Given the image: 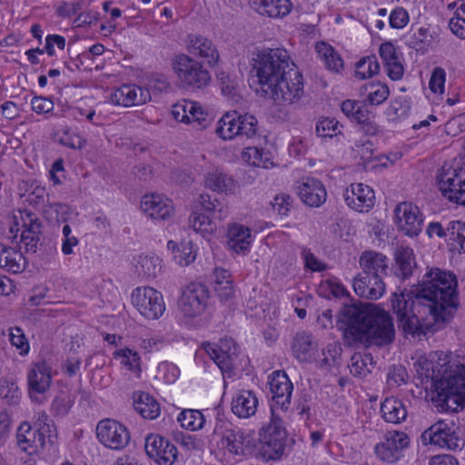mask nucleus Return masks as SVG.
Instances as JSON below:
<instances>
[{"instance_id": "1", "label": "nucleus", "mask_w": 465, "mask_h": 465, "mask_svg": "<svg viewBox=\"0 0 465 465\" xmlns=\"http://www.w3.org/2000/svg\"><path fill=\"white\" fill-rule=\"evenodd\" d=\"M457 285L455 274L432 268L415 290L394 292L391 308L399 328L417 336L443 328L458 307Z\"/></svg>"}, {"instance_id": "2", "label": "nucleus", "mask_w": 465, "mask_h": 465, "mask_svg": "<svg viewBox=\"0 0 465 465\" xmlns=\"http://www.w3.org/2000/svg\"><path fill=\"white\" fill-rule=\"evenodd\" d=\"M338 324L350 345L363 339L382 345L394 338L391 315L372 303L345 305L341 311Z\"/></svg>"}, {"instance_id": "3", "label": "nucleus", "mask_w": 465, "mask_h": 465, "mask_svg": "<svg viewBox=\"0 0 465 465\" xmlns=\"http://www.w3.org/2000/svg\"><path fill=\"white\" fill-rule=\"evenodd\" d=\"M449 355L436 351L430 359L419 361L420 375L430 378L436 392L438 406L445 411H457L465 403V365L452 370Z\"/></svg>"}, {"instance_id": "4", "label": "nucleus", "mask_w": 465, "mask_h": 465, "mask_svg": "<svg viewBox=\"0 0 465 465\" xmlns=\"http://www.w3.org/2000/svg\"><path fill=\"white\" fill-rule=\"evenodd\" d=\"M294 64L287 50L262 48L252 53L251 73L265 94Z\"/></svg>"}, {"instance_id": "5", "label": "nucleus", "mask_w": 465, "mask_h": 465, "mask_svg": "<svg viewBox=\"0 0 465 465\" xmlns=\"http://www.w3.org/2000/svg\"><path fill=\"white\" fill-rule=\"evenodd\" d=\"M55 438L56 430L54 421L44 411L38 413L34 426L25 421L22 422L16 432L19 448L29 455L40 452L46 442L54 443Z\"/></svg>"}, {"instance_id": "6", "label": "nucleus", "mask_w": 465, "mask_h": 465, "mask_svg": "<svg viewBox=\"0 0 465 465\" xmlns=\"http://www.w3.org/2000/svg\"><path fill=\"white\" fill-rule=\"evenodd\" d=\"M286 440L287 431L282 420L272 414L270 423L262 429L258 443L252 444L253 452L265 461L279 460L283 454Z\"/></svg>"}, {"instance_id": "7", "label": "nucleus", "mask_w": 465, "mask_h": 465, "mask_svg": "<svg viewBox=\"0 0 465 465\" xmlns=\"http://www.w3.org/2000/svg\"><path fill=\"white\" fill-rule=\"evenodd\" d=\"M284 74L265 93L279 106L293 104L304 94L303 77L295 64Z\"/></svg>"}, {"instance_id": "8", "label": "nucleus", "mask_w": 465, "mask_h": 465, "mask_svg": "<svg viewBox=\"0 0 465 465\" xmlns=\"http://www.w3.org/2000/svg\"><path fill=\"white\" fill-rule=\"evenodd\" d=\"M210 441L233 455H248L253 452L251 439L244 437L240 429L227 420H217Z\"/></svg>"}, {"instance_id": "9", "label": "nucleus", "mask_w": 465, "mask_h": 465, "mask_svg": "<svg viewBox=\"0 0 465 465\" xmlns=\"http://www.w3.org/2000/svg\"><path fill=\"white\" fill-rule=\"evenodd\" d=\"M172 68L183 87L201 89L211 81L210 73L203 64L185 54L172 58Z\"/></svg>"}, {"instance_id": "10", "label": "nucleus", "mask_w": 465, "mask_h": 465, "mask_svg": "<svg viewBox=\"0 0 465 465\" xmlns=\"http://www.w3.org/2000/svg\"><path fill=\"white\" fill-rule=\"evenodd\" d=\"M206 352L221 370L223 377L232 378L240 368L239 347L232 338L221 339L218 344L206 343Z\"/></svg>"}, {"instance_id": "11", "label": "nucleus", "mask_w": 465, "mask_h": 465, "mask_svg": "<svg viewBox=\"0 0 465 465\" xmlns=\"http://www.w3.org/2000/svg\"><path fill=\"white\" fill-rule=\"evenodd\" d=\"M458 427L453 420H440L427 429L421 435L430 444L448 450H461L463 440L458 435Z\"/></svg>"}, {"instance_id": "12", "label": "nucleus", "mask_w": 465, "mask_h": 465, "mask_svg": "<svg viewBox=\"0 0 465 465\" xmlns=\"http://www.w3.org/2000/svg\"><path fill=\"white\" fill-rule=\"evenodd\" d=\"M394 223L398 229L409 237L418 236L423 228L424 216L411 202H401L394 208Z\"/></svg>"}, {"instance_id": "13", "label": "nucleus", "mask_w": 465, "mask_h": 465, "mask_svg": "<svg viewBox=\"0 0 465 465\" xmlns=\"http://www.w3.org/2000/svg\"><path fill=\"white\" fill-rule=\"evenodd\" d=\"M438 180L443 196L450 202L465 205V167L442 168Z\"/></svg>"}, {"instance_id": "14", "label": "nucleus", "mask_w": 465, "mask_h": 465, "mask_svg": "<svg viewBox=\"0 0 465 465\" xmlns=\"http://www.w3.org/2000/svg\"><path fill=\"white\" fill-rule=\"evenodd\" d=\"M133 304L146 319L161 317L165 310L163 295L152 287H138L132 293Z\"/></svg>"}, {"instance_id": "15", "label": "nucleus", "mask_w": 465, "mask_h": 465, "mask_svg": "<svg viewBox=\"0 0 465 465\" xmlns=\"http://www.w3.org/2000/svg\"><path fill=\"white\" fill-rule=\"evenodd\" d=\"M96 436L104 447L116 450L124 449L131 440L128 429L113 419H104L98 422Z\"/></svg>"}, {"instance_id": "16", "label": "nucleus", "mask_w": 465, "mask_h": 465, "mask_svg": "<svg viewBox=\"0 0 465 465\" xmlns=\"http://www.w3.org/2000/svg\"><path fill=\"white\" fill-rule=\"evenodd\" d=\"M209 291L200 282H192L183 291L179 300V307L184 316L193 318L204 312Z\"/></svg>"}, {"instance_id": "17", "label": "nucleus", "mask_w": 465, "mask_h": 465, "mask_svg": "<svg viewBox=\"0 0 465 465\" xmlns=\"http://www.w3.org/2000/svg\"><path fill=\"white\" fill-rule=\"evenodd\" d=\"M268 385L272 394V415L274 414L275 406L282 410H288L291 405L293 385L283 371H273L268 378Z\"/></svg>"}, {"instance_id": "18", "label": "nucleus", "mask_w": 465, "mask_h": 465, "mask_svg": "<svg viewBox=\"0 0 465 465\" xmlns=\"http://www.w3.org/2000/svg\"><path fill=\"white\" fill-rule=\"evenodd\" d=\"M146 454L160 465H172L177 459V449L169 440L155 434L146 437Z\"/></svg>"}, {"instance_id": "19", "label": "nucleus", "mask_w": 465, "mask_h": 465, "mask_svg": "<svg viewBox=\"0 0 465 465\" xmlns=\"http://www.w3.org/2000/svg\"><path fill=\"white\" fill-rule=\"evenodd\" d=\"M346 204L359 213H368L375 205L374 191L363 183H352L343 193Z\"/></svg>"}, {"instance_id": "20", "label": "nucleus", "mask_w": 465, "mask_h": 465, "mask_svg": "<svg viewBox=\"0 0 465 465\" xmlns=\"http://www.w3.org/2000/svg\"><path fill=\"white\" fill-rule=\"evenodd\" d=\"M27 382L31 400L40 401L38 395L46 392L52 383L51 367L45 361L35 363L27 373Z\"/></svg>"}, {"instance_id": "21", "label": "nucleus", "mask_w": 465, "mask_h": 465, "mask_svg": "<svg viewBox=\"0 0 465 465\" xmlns=\"http://www.w3.org/2000/svg\"><path fill=\"white\" fill-rule=\"evenodd\" d=\"M295 187L302 202L310 207H320L326 202V189L316 178L303 177L296 183Z\"/></svg>"}, {"instance_id": "22", "label": "nucleus", "mask_w": 465, "mask_h": 465, "mask_svg": "<svg viewBox=\"0 0 465 465\" xmlns=\"http://www.w3.org/2000/svg\"><path fill=\"white\" fill-rule=\"evenodd\" d=\"M150 100V91L136 84H123L110 95L113 104L124 107L144 104Z\"/></svg>"}, {"instance_id": "23", "label": "nucleus", "mask_w": 465, "mask_h": 465, "mask_svg": "<svg viewBox=\"0 0 465 465\" xmlns=\"http://www.w3.org/2000/svg\"><path fill=\"white\" fill-rule=\"evenodd\" d=\"M410 443L407 434L394 431L386 439L375 446L377 457L388 463H393L401 457V452Z\"/></svg>"}, {"instance_id": "24", "label": "nucleus", "mask_w": 465, "mask_h": 465, "mask_svg": "<svg viewBox=\"0 0 465 465\" xmlns=\"http://www.w3.org/2000/svg\"><path fill=\"white\" fill-rule=\"evenodd\" d=\"M141 209L154 220H165L173 212L172 201L157 193L144 195L141 200Z\"/></svg>"}, {"instance_id": "25", "label": "nucleus", "mask_w": 465, "mask_h": 465, "mask_svg": "<svg viewBox=\"0 0 465 465\" xmlns=\"http://www.w3.org/2000/svg\"><path fill=\"white\" fill-rule=\"evenodd\" d=\"M187 49L193 55L205 59L209 65H215L220 59L216 45L212 40L199 35L187 36Z\"/></svg>"}, {"instance_id": "26", "label": "nucleus", "mask_w": 465, "mask_h": 465, "mask_svg": "<svg viewBox=\"0 0 465 465\" xmlns=\"http://www.w3.org/2000/svg\"><path fill=\"white\" fill-rule=\"evenodd\" d=\"M355 293L367 300H378L385 292V283L380 278L359 273L353 280Z\"/></svg>"}, {"instance_id": "27", "label": "nucleus", "mask_w": 465, "mask_h": 465, "mask_svg": "<svg viewBox=\"0 0 465 465\" xmlns=\"http://www.w3.org/2000/svg\"><path fill=\"white\" fill-rule=\"evenodd\" d=\"M361 273L371 275L382 280L389 270V259L382 253L374 251H365L360 257Z\"/></svg>"}, {"instance_id": "28", "label": "nucleus", "mask_w": 465, "mask_h": 465, "mask_svg": "<svg viewBox=\"0 0 465 465\" xmlns=\"http://www.w3.org/2000/svg\"><path fill=\"white\" fill-rule=\"evenodd\" d=\"M249 4L255 12L270 18H282L292 8L290 0H250Z\"/></svg>"}, {"instance_id": "29", "label": "nucleus", "mask_w": 465, "mask_h": 465, "mask_svg": "<svg viewBox=\"0 0 465 465\" xmlns=\"http://www.w3.org/2000/svg\"><path fill=\"white\" fill-rule=\"evenodd\" d=\"M395 264L391 272L397 278L406 280L410 278L416 268V260L414 252L411 247H397L394 252Z\"/></svg>"}, {"instance_id": "30", "label": "nucleus", "mask_w": 465, "mask_h": 465, "mask_svg": "<svg viewBox=\"0 0 465 465\" xmlns=\"http://www.w3.org/2000/svg\"><path fill=\"white\" fill-rule=\"evenodd\" d=\"M252 242V233L248 227L232 224L228 230V247L236 253H245Z\"/></svg>"}, {"instance_id": "31", "label": "nucleus", "mask_w": 465, "mask_h": 465, "mask_svg": "<svg viewBox=\"0 0 465 465\" xmlns=\"http://www.w3.org/2000/svg\"><path fill=\"white\" fill-rule=\"evenodd\" d=\"M133 406L144 419L154 420L161 412L157 401L147 392L135 391L133 394Z\"/></svg>"}, {"instance_id": "32", "label": "nucleus", "mask_w": 465, "mask_h": 465, "mask_svg": "<svg viewBox=\"0 0 465 465\" xmlns=\"http://www.w3.org/2000/svg\"><path fill=\"white\" fill-rule=\"evenodd\" d=\"M381 417L386 422L400 424L407 418V410L403 402L395 397L386 398L381 404Z\"/></svg>"}, {"instance_id": "33", "label": "nucleus", "mask_w": 465, "mask_h": 465, "mask_svg": "<svg viewBox=\"0 0 465 465\" xmlns=\"http://www.w3.org/2000/svg\"><path fill=\"white\" fill-rule=\"evenodd\" d=\"M258 399L251 391H242L232 401V411L239 418H248L256 412Z\"/></svg>"}, {"instance_id": "34", "label": "nucleus", "mask_w": 465, "mask_h": 465, "mask_svg": "<svg viewBox=\"0 0 465 465\" xmlns=\"http://www.w3.org/2000/svg\"><path fill=\"white\" fill-rule=\"evenodd\" d=\"M447 244L451 252H465V222H447Z\"/></svg>"}, {"instance_id": "35", "label": "nucleus", "mask_w": 465, "mask_h": 465, "mask_svg": "<svg viewBox=\"0 0 465 465\" xmlns=\"http://www.w3.org/2000/svg\"><path fill=\"white\" fill-rule=\"evenodd\" d=\"M292 350L300 361H306L313 350L312 333L305 331H298L293 337Z\"/></svg>"}, {"instance_id": "36", "label": "nucleus", "mask_w": 465, "mask_h": 465, "mask_svg": "<svg viewBox=\"0 0 465 465\" xmlns=\"http://www.w3.org/2000/svg\"><path fill=\"white\" fill-rule=\"evenodd\" d=\"M22 259L23 254L20 252L0 242V268L13 273L20 272L23 270Z\"/></svg>"}, {"instance_id": "37", "label": "nucleus", "mask_w": 465, "mask_h": 465, "mask_svg": "<svg viewBox=\"0 0 465 465\" xmlns=\"http://www.w3.org/2000/svg\"><path fill=\"white\" fill-rule=\"evenodd\" d=\"M167 247L173 251V258L179 265L186 266L195 260L196 252L191 241L182 242L179 244L173 241H169Z\"/></svg>"}, {"instance_id": "38", "label": "nucleus", "mask_w": 465, "mask_h": 465, "mask_svg": "<svg viewBox=\"0 0 465 465\" xmlns=\"http://www.w3.org/2000/svg\"><path fill=\"white\" fill-rule=\"evenodd\" d=\"M341 112L352 122L358 124L359 122L368 119L370 113L366 103L364 101H357L347 99L341 104Z\"/></svg>"}, {"instance_id": "39", "label": "nucleus", "mask_w": 465, "mask_h": 465, "mask_svg": "<svg viewBox=\"0 0 465 465\" xmlns=\"http://www.w3.org/2000/svg\"><path fill=\"white\" fill-rule=\"evenodd\" d=\"M239 119L238 113H227L222 116L218 122L216 134L223 140H231L239 136Z\"/></svg>"}, {"instance_id": "40", "label": "nucleus", "mask_w": 465, "mask_h": 465, "mask_svg": "<svg viewBox=\"0 0 465 465\" xmlns=\"http://www.w3.org/2000/svg\"><path fill=\"white\" fill-rule=\"evenodd\" d=\"M316 49L329 70L338 73L343 68V60L332 46L322 42L316 45Z\"/></svg>"}, {"instance_id": "41", "label": "nucleus", "mask_w": 465, "mask_h": 465, "mask_svg": "<svg viewBox=\"0 0 465 465\" xmlns=\"http://www.w3.org/2000/svg\"><path fill=\"white\" fill-rule=\"evenodd\" d=\"M206 187L213 191L226 193L233 188V180L219 170L208 173L205 177Z\"/></svg>"}, {"instance_id": "42", "label": "nucleus", "mask_w": 465, "mask_h": 465, "mask_svg": "<svg viewBox=\"0 0 465 465\" xmlns=\"http://www.w3.org/2000/svg\"><path fill=\"white\" fill-rule=\"evenodd\" d=\"M136 268L140 275L155 278L162 270V260L156 255L140 256Z\"/></svg>"}, {"instance_id": "43", "label": "nucleus", "mask_w": 465, "mask_h": 465, "mask_svg": "<svg viewBox=\"0 0 465 465\" xmlns=\"http://www.w3.org/2000/svg\"><path fill=\"white\" fill-rule=\"evenodd\" d=\"M189 225L195 232L202 234L204 238L212 235L216 230L215 223L208 215L196 212L191 214Z\"/></svg>"}, {"instance_id": "44", "label": "nucleus", "mask_w": 465, "mask_h": 465, "mask_svg": "<svg viewBox=\"0 0 465 465\" xmlns=\"http://www.w3.org/2000/svg\"><path fill=\"white\" fill-rule=\"evenodd\" d=\"M250 164L253 166L270 168L273 165L272 154L270 151L258 147H248L243 153Z\"/></svg>"}, {"instance_id": "45", "label": "nucleus", "mask_w": 465, "mask_h": 465, "mask_svg": "<svg viewBox=\"0 0 465 465\" xmlns=\"http://www.w3.org/2000/svg\"><path fill=\"white\" fill-rule=\"evenodd\" d=\"M177 420L183 428L192 431L202 429L205 422L203 414L198 410H183Z\"/></svg>"}, {"instance_id": "46", "label": "nucleus", "mask_w": 465, "mask_h": 465, "mask_svg": "<svg viewBox=\"0 0 465 465\" xmlns=\"http://www.w3.org/2000/svg\"><path fill=\"white\" fill-rule=\"evenodd\" d=\"M373 365L371 353H354L349 365L351 373L355 377H365L371 372L370 366Z\"/></svg>"}, {"instance_id": "47", "label": "nucleus", "mask_w": 465, "mask_h": 465, "mask_svg": "<svg viewBox=\"0 0 465 465\" xmlns=\"http://www.w3.org/2000/svg\"><path fill=\"white\" fill-rule=\"evenodd\" d=\"M0 398L8 405H17L21 399V391L17 384L9 378L0 379Z\"/></svg>"}, {"instance_id": "48", "label": "nucleus", "mask_w": 465, "mask_h": 465, "mask_svg": "<svg viewBox=\"0 0 465 465\" xmlns=\"http://www.w3.org/2000/svg\"><path fill=\"white\" fill-rule=\"evenodd\" d=\"M199 203L204 211L212 213L213 218L223 220L227 215V210H224L223 203L208 193L200 195Z\"/></svg>"}, {"instance_id": "49", "label": "nucleus", "mask_w": 465, "mask_h": 465, "mask_svg": "<svg viewBox=\"0 0 465 465\" xmlns=\"http://www.w3.org/2000/svg\"><path fill=\"white\" fill-rule=\"evenodd\" d=\"M114 357L116 360H120V363L125 366L129 371L140 372V361L141 358L139 354L129 349H120L114 352Z\"/></svg>"}, {"instance_id": "50", "label": "nucleus", "mask_w": 465, "mask_h": 465, "mask_svg": "<svg viewBox=\"0 0 465 465\" xmlns=\"http://www.w3.org/2000/svg\"><path fill=\"white\" fill-rule=\"evenodd\" d=\"M380 64L375 55L366 56L361 58L356 64L355 74L360 79L363 80L370 78L379 73Z\"/></svg>"}, {"instance_id": "51", "label": "nucleus", "mask_w": 465, "mask_h": 465, "mask_svg": "<svg viewBox=\"0 0 465 465\" xmlns=\"http://www.w3.org/2000/svg\"><path fill=\"white\" fill-rule=\"evenodd\" d=\"M411 112V103L405 97H397L387 109V114L392 121L405 118Z\"/></svg>"}, {"instance_id": "52", "label": "nucleus", "mask_w": 465, "mask_h": 465, "mask_svg": "<svg viewBox=\"0 0 465 465\" xmlns=\"http://www.w3.org/2000/svg\"><path fill=\"white\" fill-rule=\"evenodd\" d=\"M24 220V227L25 230L23 232V238L27 239L29 234L39 235L41 234L42 223L35 216V213L25 211L24 215L22 216Z\"/></svg>"}, {"instance_id": "53", "label": "nucleus", "mask_w": 465, "mask_h": 465, "mask_svg": "<svg viewBox=\"0 0 465 465\" xmlns=\"http://www.w3.org/2000/svg\"><path fill=\"white\" fill-rule=\"evenodd\" d=\"M338 124V121L333 118L322 119L316 124V134L322 138H331L341 133Z\"/></svg>"}, {"instance_id": "54", "label": "nucleus", "mask_w": 465, "mask_h": 465, "mask_svg": "<svg viewBox=\"0 0 465 465\" xmlns=\"http://www.w3.org/2000/svg\"><path fill=\"white\" fill-rule=\"evenodd\" d=\"M239 119V136H246L251 138L256 134L257 132V120L252 115L245 114L243 115L238 114Z\"/></svg>"}, {"instance_id": "55", "label": "nucleus", "mask_w": 465, "mask_h": 465, "mask_svg": "<svg viewBox=\"0 0 465 465\" xmlns=\"http://www.w3.org/2000/svg\"><path fill=\"white\" fill-rule=\"evenodd\" d=\"M57 136L59 143L71 149H82L85 145V140L69 129L64 130Z\"/></svg>"}, {"instance_id": "56", "label": "nucleus", "mask_w": 465, "mask_h": 465, "mask_svg": "<svg viewBox=\"0 0 465 465\" xmlns=\"http://www.w3.org/2000/svg\"><path fill=\"white\" fill-rule=\"evenodd\" d=\"M9 340L11 344L20 350L21 355H25L29 351V343L20 327H11L9 329Z\"/></svg>"}, {"instance_id": "57", "label": "nucleus", "mask_w": 465, "mask_h": 465, "mask_svg": "<svg viewBox=\"0 0 465 465\" xmlns=\"http://www.w3.org/2000/svg\"><path fill=\"white\" fill-rule=\"evenodd\" d=\"M410 22L407 10L401 6L395 7L389 15V25L393 29H402Z\"/></svg>"}, {"instance_id": "58", "label": "nucleus", "mask_w": 465, "mask_h": 465, "mask_svg": "<svg viewBox=\"0 0 465 465\" xmlns=\"http://www.w3.org/2000/svg\"><path fill=\"white\" fill-rule=\"evenodd\" d=\"M431 36L429 34V30L425 27H420L417 32H413L408 41L407 45L409 47L416 50L424 48L428 45Z\"/></svg>"}, {"instance_id": "59", "label": "nucleus", "mask_w": 465, "mask_h": 465, "mask_svg": "<svg viewBox=\"0 0 465 465\" xmlns=\"http://www.w3.org/2000/svg\"><path fill=\"white\" fill-rule=\"evenodd\" d=\"M341 349L335 344H329L322 350V359H321V367H331L337 364L341 356Z\"/></svg>"}, {"instance_id": "60", "label": "nucleus", "mask_w": 465, "mask_h": 465, "mask_svg": "<svg viewBox=\"0 0 465 465\" xmlns=\"http://www.w3.org/2000/svg\"><path fill=\"white\" fill-rule=\"evenodd\" d=\"M446 80L445 70L441 67H435L431 73L430 79V89L433 93L442 94L444 92V85Z\"/></svg>"}, {"instance_id": "61", "label": "nucleus", "mask_w": 465, "mask_h": 465, "mask_svg": "<svg viewBox=\"0 0 465 465\" xmlns=\"http://www.w3.org/2000/svg\"><path fill=\"white\" fill-rule=\"evenodd\" d=\"M52 99L45 96H34L31 100L32 110L38 114H47L54 110Z\"/></svg>"}, {"instance_id": "62", "label": "nucleus", "mask_w": 465, "mask_h": 465, "mask_svg": "<svg viewBox=\"0 0 465 465\" xmlns=\"http://www.w3.org/2000/svg\"><path fill=\"white\" fill-rule=\"evenodd\" d=\"M374 90L370 91L367 101L371 105H379L382 104L389 96L390 91L386 84L372 85Z\"/></svg>"}, {"instance_id": "63", "label": "nucleus", "mask_w": 465, "mask_h": 465, "mask_svg": "<svg viewBox=\"0 0 465 465\" xmlns=\"http://www.w3.org/2000/svg\"><path fill=\"white\" fill-rule=\"evenodd\" d=\"M408 374L406 369L401 365H393L387 374L388 383L392 386H400L406 382Z\"/></svg>"}, {"instance_id": "64", "label": "nucleus", "mask_w": 465, "mask_h": 465, "mask_svg": "<svg viewBox=\"0 0 465 465\" xmlns=\"http://www.w3.org/2000/svg\"><path fill=\"white\" fill-rule=\"evenodd\" d=\"M292 198L288 194L276 195L272 202L273 209L280 214L286 216L288 215L291 207L292 205Z\"/></svg>"}]
</instances>
